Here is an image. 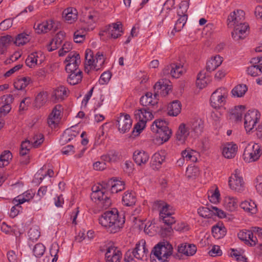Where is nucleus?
<instances>
[{
	"mask_svg": "<svg viewBox=\"0 0 262 262\" xmlns=\"http://www.w3.org/2000/svg\"><path fill=\"white\" fill-rule=\"evenodd\" d=\"M99 224L111 233L119 232L125 223L124 215H120L118 211L114 208L104 212L99 218Z\"/></svg>",
	"mask_w": 262,
	"mask_h": 262,
	"instance_id": "obj_1",
	"label": "nucleus"
},
{
	"mask_svg": "<svg viewBox=\"0 0 262 262\" xmlns=\"http://www.w3.org/2000/svg\"><path fill=\"white\" fill-rule=\"evenodd\" d=\"M173 248L167 242H162L155 246L150 254L152 262H167L172 255Z\"/></svg>",
	"mask_w": 262,
	"mask_h": 262,
	"instance_id": "obj_2",
	"label": "nucleus"
},
{
	"mask_svg": "<svg viewBox=\"0 0 262 262\" xmlns=\"http://www.w3.org/2000/svg\"><path fill=\"white\" fill-rule=\"evenodd\" d=\"M91 199L102 209L108 208L112 202L108 192L102 185L94 186L92 188Z\"/></svg>",
	"mask_w": 262,
	"mask_h": 262,
	"instance_id": "obj_3",
	"label": "nucleus"
},
{
	"mask_svg": "<svg viewBox=\"0 0 262 262\" xmlns=\"http://www.w3.org/2000/svg\"><path fill=\"white\" fill-rule=\"evenodd\" d=\"M104 58L102 53L98 52L94 56L93 52L89 49L85 51V71H98L100 70L104 63Z\"/></svg>",
	"mask_w": 262,
	"mask_h": 262,
	"instance_id": "obj_4",
	"label": "nucleus"
},
{
	"mask_svg": "<svg viewBox=\"0 0 262 262\" xmlns=\"http://www.w3.org/2000/svg\"><path fill=\"white\" fill-rule=\"evenodd\" d=\"M152 111V109L146 107L138 109L135 111V118L138 122L134 127V132L136 130V132L140 133L145 128L147 122L154 118Z\"/></svg>",
	"mask_w": 262,
	"mask_h": 262,
	"instance_id": "obj_5",
	"label": "nucleus"
},
{
	"mask_svg": "<svg viewBox=\"0 0 262 262\" xmlns=\"http://www.w3.org/2000/svg\"><path fill=\"white\" fill-rule=\"evenodd\" d=\"M261 154V146L257 143L251 142L245 147L243 158L245 162L250 163L257 161Z\"/></svg>",
	"mask_w": 262,
	"mask_h": 262,
	"instance_id": "obj_6",
	"label": "nucleus"
},
{
	"mask_svg": "<svg viewBox=\"0 0 262 262\" xmlns=\"http://www.w3.org/2000/svg\"><path fill=\"white\" fill-rule=\"evenodd\" d=\"M228 95V91L224 88H219L212 93L210 97L212 107L219 108L224 106Z\"/></svg>",
	"mask_w": 262,
	"mask_h": 262,
	"instance_id": "obj_7",
	"label": "nucleus"
},
{
	"mask_svg": "<svg viewBox=\"0 0 262 262\" xmlns=\"http://www.w3.org/2000/svg\"><path fill=\"white\" fill-rule=\"evenodd\" d=\"M260 117V114L257 110H250L244 117V125L247 132H250L256 126Z\"/></svg>",
	"mask_w": 262,
	"mask_h": 262,
	"instance_id": "obj_8",
	"label": "nucleus"
},
{
	"mask_svg": "<svg viewBox=\"0 0 262 262\" xmlns=\"http://www.w3.org/2000/svg\"><path fill=\"white\" fill-rule=\"evenodd\" d=\"M148 253L144 239H141L136 244L135 248L133 250V255L134 257L143 261L147 259Z\"/></svg>",
	"mask_w": 262,
	"mask_h": 262,
	"instance_id": "obj_9",
	"label": "nucleus"
},
{
	"mask_svg": "<svg viewBox=\"0 0 262 262\" xmlns=\"http://www.w3.org/2000/svg\"><path fill=\"white\" fill-rule=\"evenodd\" d=\"M117 122L118 130L122 134L128 132L132 125V120L127 114H120L117 118Z\"/></svg>",
	"mask_w": 262,
	"mask_h": 262,
	"instance_id": "obj_10",
	"label": "nucleus"
},
{
	"mask_svg": "<svg viewBox=\"0 0 262 262\" xmlns=\"http://www.w3.org/2000/svg\"><path fill=\"white\" fill-rule=\"evenodd\" d=\"M173 214L172 207L167 203L159 211L160 217L165 225H172L175 223L176 220L175 217L172 216Z\"/></svg>",
	"mask_w": 262,
	"mask_h": 262,
	"instance_id": "obj_11",
	"label": "nucleus"
},
{
	"mask_svg": "<svg viewBox=\"0 0 262 262\" xmlns=\"http://www.w3.org/2000/svg\"><path fill=\"white\" fill-rule=\"evenodd\" d=\"M158 91L155 93L154 96L151 93L147 92L144 96H143L140 98L141 104L145 106L146 108L150 109L155 108L156 105L158 104Z\"/></svg>",
	"mask_w": 262,
	"mask_h": 262,
	"instance_id": "obj_12",
	"label": "nucleus"
},
{
	"mask_svg": "<svg viewBox=\"0 0 262 262\" xmlns=\"http://www.w3.org/2000/svg\"><path fill=\"white\" fill-rule=\"evenodd\" d=\"M229 185L231 189L236 191H242L244 189V182L243 178L237 173V169L235 173L231 175L229 180Z\"/></svg>",
	"mask_w": 262,
	"mask_h": 262,
	"instance_id": "obj_13",
	"label": "nucleus"
},
{
	"mask_svg": "<svg viewBox=\"0 0 262 262\" xmlns=\"http://www.w3.org/2000/svg\"><path fill=\"white\" fill-rule=\"evenodd\" d=\"M245 13L243 11L237 10L231 12L228 17V26L232 28L244 22Z\"/></svg>",
	"mask_w": 262,
	"mask_h": 262,
	"instance_id": "obj_14",
	"label": "nucleus"
},
{
	"mask_svg": "<svg viewBox=\"0 0 262 262\" xmlns=\"http://www.w3.org/2000/svg\"><path fill=\"white\" fill-rule=\"evenodd\" d=\"M122 257L121 251L115 246L108 247L105 254L106 262H120Z\"/></svg>",
	"mask_w": 262,
	"mask_h": 262,
	"instance_id": "obj_15",
	"label": "nucleus"
},
{
	"mask_svg": "<svg viewBox=\"0 0 262 262\" xmlns=\"http://www.w3.org/2000/svg\"><path fill=\"white\" fill-rule=\"evenodd\" d=\"M237 236L239 239L244 241L246 245H249L251 246L256 245L258 242V238L256 237L253 236L252 228L250 230L240 231L237 234Z\"/></svg>",
	"mask_w": 262,
	"mask_h": 262,
	"instance_id": "obj_16",
	"label": "nucleus"
},
{
	"mask_svg": "<svg viewBox=\"0 0 262 262\" xmlns=\"http://www.w3.org/2000/svg\"><path fill=\"white\" fill-rule=\"evenodd\" d=\"M204 122L200 118H195L190 123V129L192 135L198 137L203 131Z\"/></svg>",
	"mask_w": 262,
	"mask_h": 262,
	"instance_id": "obj_17",
	"label": "nucleus"
},
{
	"mask_svg": "<svg viewBox=\"0 0 262 262\" xmlns=\"http://www.w3.org/2000/svg\"><path fill=\"white\" fill-rule=\"evenodd\" d=\"M98 18V14L97 12L93 10H90L83 12V16L81 20L88 24L89 28H87L88 30H92L93 28L92 26L97 21Z\"/></svg>",
	"mask_w": 262,
	"mask_h": 262,
	"instance_id": "obj_18",
	"label": "nucleus"
},
{
	"mask_svg": "<svg viewBox=\"0 0 262 262\" xmlns=\"http://www.w3.org/2000/svg\"><path fill=\"white\" fill-rule=\"evenodd\" d=\"M197 251V248L194 244L187 243H183L178 247V251L187 256L193 255Z\"/></svg>",
	"mask_w": 262,
	"mask_h": 262,
	"instance_id": "obj_19",
	"label": "nucleus"
},
{
	"mask_svg": "<svg viewBox=\"0 0 262 262\" xmlns=\"http://www.w3.org/2000/svg\"><path fill=\"white\" fill-rule=\"evenodd\" d=\"M65 37V33L62 31L59 32L47 46V50L52 52L58 48L61 45Z\"/></svg>",
	"mask_w": 262,
	"mask_h": 262,
	"instance_id": "obj_20",
	"label": "nucleus"
},
{
	"mask_svg": "<svg viewBox=\"0 0 262 262\" xmlns=\"http://www.w3.org/2000/svg\"><path fill=\"white\" fill-rule=\"evenodd\" d=\"M237 145L233 142L227 143L224 146L222 150L223 155L225 158L231 159L236 155Z\"/></svg>",
	"mask_w": 262,
	"mask_h": 262,
	"instance_id": "obj_21",
	"label": "nucleus"
},
{
	"mask_svg": "<svg viewBox=\"0 0 262 262\" xmlns=\"http://www.w3.org/2000/svg\"><path fill=\"white\" fill-rule=\"evenodd\" d=\"M190 133V131L186 125L184 123L181 124L176 134V139L179 144L184 143Z\"/></svg>",
	"mask_w": 262,
	"mask_h": 262,
	"instance_id": "obj_22",
	"label": "nucleus"
},
{
	"mask_svg": "<svg viewBox=\"0 0 262 262\" xmlns=\"http://www.w3.org/2000/svg\"><path fill=\"white\" fill-rule=\"evenodd\" d=\"M67 97V89L63 86L60 85L56 88L53 92L51 99L55 102L60 101Z\"/></svg>",
	"mask_w": 262,
	"mask_h": 262,
	"instance_id": "obj_23",
	"label": "nucleus"
},
{
	"mask_svg": "<svg viewBox=\"0 0 262 262\" xmlns=\"http://www.w3.org/2000/svg\"><path fill=\"white\" fill-rule=\"evenodd\" d=\"M107 31L109 35L114 39L117 38L120 36L122 33V25L120 22L113 23L109 25L107 29Z\"/></svg>",
	"mask_w": 262,
	"mask_h": 262,
	"instance_id": "obj_24",
	"label": "nucleus"
},
{
	"mask_svg": "<svg viewBox=\"0 0 262 262\" xmlns=\"http://www.w3.org/2000/svg\"><path fill=\"white\" fill-rule=\"evenodd\" d=\"M62 16L68 23L72 24L77 20L78 12L75 8L69 7L63 10Z\"/></svg>",
	"mask_w": 262,
	"mask_h": 262,
	"instance_id": "obj_25",
	"label": "nucleus"
},
{
	"mask_svg": "<svg viewBox=\"0 0 262 262\" xmlns=\"http://www.w3.org/2000/svg\"><path fill=\"white\" fill-rule=\"evenodd\" d=\"M53 27V21L51 19L46 20L38 24H35L34 28L38 34L48 32Z\"/></svg>",
	"mask_w": 262,
	"mask_h": 262,
	"instance_id": "obj_26",
	"label": "nucleus"
},
{
	"mask_svg": "<svg viewBox=\"0 0 262 262\" xmlns=\"http://www.w3.org/2000/svg\"><path fill=\"white\" fill-rule=\"evenodd\" d=\"M14 44V38L9 35L2 36L0 37V54H5L8 48Z\"/></svg>",
	"mask_w": 262,
	"mask_h": 262,
	"instance_id": "obj_27",
	"label": "nucleus"
},
{
	"mask_svg": "<svg viewBox=\"0 0 262 262\" xmlns=\"http://www.w3.org/2000/svg\"><path fill=\"white\" fill-rule=\"evenodd\" d=\"M31 39L30 32H24L18 34L14 39V44L17 46H23L28 43Z\"/></svg>",
	"mask_w": 262,
	"mask_h": 262,
	"instance_id": "obj_28",
	"label": "nucleus"
},
{
	"mask_svg": "<svg viewBox=\"0 0 262 262\" xmlns=\"http://www.w3.org/2000/svg\"><path fill=\"white\" fill-rule=\"evenodd\" d=\"M135 163L139 166L145 165L148 161L149 156L144 151H135L133 156Z\"/></svg>",
	"mask_w": 262,
	"mask_h": 262,
	"instance_id": "obj_29",
	"label": "nucleus"
},
{
	"mask_svg": "<svg viewBox=\"0 0 262 262\" xmlns=\"http://www.w3.org/2000/svg\"><path fill=\"white\" fill-rule=\"evenodd\" d=\"M223 62V58L220 55H216L209 60L206 63V70L211 72L219 67Z\"/></svg>",
	"mask_w": 262,
	"mask_h": 262,
	"instance_id": "obj_30",
	"label": "nucleus"
},
{
	"mask_svg": "<svg viewBox=\"0 0 262 262\" xmlns=\"http://www.w3.org/2000/svg\"><path fill=\"white\" fill-rule=\"evenodd\" d=\"M224 206L229 211L232 212L236 210L238 207L236 198L232 196H226L224 200Z\"/></svg>",
	"mask_w": 262,
	"mask_h": 262,
	"instance_id": "obj_31",
	"label": "nucleus"
},
{
	"mask_svg": "<svg viewBox=\"0 0 262 262\" xmlns=\"http://www.w3.org/2000/svg\"><path fill=\"white\" fill-rule=\"evenodd\" d=\"M240 207L250 214H254L257 212L256 205L251 200L242 202L240 204Z\"/></svg>",
	"mask_w": 262,
	"mask_h": 262,
	"instance_id": "obj_32",
	"label": "nucleus"
},
{
	"mask_svg": "<svg viewBox=\"0 0 262 262\" xmlns=\"http://www.w3.org/2000/svg\"><path fill=\"white\" fill-rule=\"evenodd\" d=\"M165 156L164 152H156L151 158V162L154 168L159 169L165 161Z\"/></svg>",
	"mask_w": 262,
	"mask_h": 262,
	"instance_id": "obj_33",
	"label": "nucleus"
},
{
	"mask_svg": "<svg viewBox=\"0 0 262 262\" xmlns=\"http://www.w3.org/2000/svg\"><path fill=\"white\" fill-rule=\"evenodd\" d=\"M32 82L29 77H19L14 82V88L18 90H24Z\"/></svg>",
	"mask_w": 262,
	"mask_h": 262,
	"instance_id": "obj_34",
	"label": "nucleus"
},
{
	"mask_svg": "<svg viewBox=\"0 0 262 262\" xmlns=\"http://www.w3.org/2000/svg\"><path fill=\"white\" fill-rule=\"evenodd\" d=\"M212 233L215 238L220 239L226 235V228L223 224L218 223L212 227Z\"/></svg>",
	"mask_w": 262,
	"mask_h": 262,
	"instance_id": "obj_35",
	"label": "nucleus"
},
{
	"mask_svg": "<svg viewBox=\"0 0 262 262\" xmlns=\"http://www.w3.org/2000/svg\"><path fill=\"white\" fill-rule=\"evenodd\" d=\"M108 185L111 186L112 193H117L125 188V183L123 181L111 179L108 181Z\"/></svg>",
	"mask_w": 262,
	"mask_h": 262,
	"instance_id": "obj_36",
	"label": "nucleus"
},
{
	"mask_svg": "<svg viewBox=\"0 0 262 262\" xmlns=\"http://www.w3.org/2000/svg\"><path fill=\"white\" fill-rule=\"evenodd\" d=\"M167 82L168 81L166 80V82L164 83L163 80L157 82L154 85V89L157 90V91L161 90V94L163 96H166L171 90V86L167 83Z\"/></svg>",
	"mask_w": 262,
	"mask_h": 262,
	"instance_id": "obj_37",
	"label": "nucleus"
},
{
	"mask_svg": "<svg viewBox=\"0 0 262 262\" xmlns=\"http://www.w3.org/2000/svg\"><path fill=\"white\" fill-rule=\"evenodd\" d=\"M122 202L126 206H132L135 205L136 198L134 192L126 191L122 196Z\"/></svg>",
	"mask_w": 262,
	"mask_h": 262,
	"instance_id": "obj_38",
	"label": "nucleus"
},
{
	"mask_svg": "<svg viewBox=\"0 0 262 262\" xmlns=\"http://www.w3.org/2000/svg\"><path fill=\"white\" fill-rule=\"evenodd\" d=\"M249 66L247 70L248 74L253 77H256L262 74V63L258 64H253Z\"/></svg>",
	"mask_w": 262,
	"mask_h": 262,
	"instance_id": "obj_39",
	"label": "nucleus"
},
{
	"mask_svg": "<svg viewBox=\"0 0 262 262\" xmlns=\"http://www.w3.org/2000/svg\"><path fill=\"white\" fill-rule=\"evenodd\" d=\"M12 158V155L10 151H4L0 155V168L8 165Z\"/></svg>",
	"mask_w": 262,
	"mask_h": 262,
	"instance_id": "obj_40",
	"label": "nucleus"
},
{
	"mask_svg": "<svg viewBox=\"0 0 262 262\" xmlns=\"http://www.w3.org/2000/svg\"><path fill=\"white\" fill-rule=\"evenodd\" d=\"M82 77V72L77 71L70 73L67 81L71 85H75L81 81Z\"/></svg>",
	"mask_w": 262,
	"mask_h": 262,
	"instance_id": "obj_41",
	"label": "nucleus"
},
{
	"mask_svg": "<svg viewBox=\"0 0 262 262\" xmlns=\"http://www.w3.org/2000/svg\"><path fill=\"white\" fill-rule=\"evenodd\" d=\"M170 74L175 78H178L184 72L185 70L183 66L173 63L170 65Z\"/></svg>",
	"mask_w": 262,
	"mask_h": 262,
	"instance_id": "obj_42",
	"label": "nucleus"
},
{
	"mask_svg": "<svg viewBox=\"0 0 262 262\" xmlns=\"http://www.w3.org/2000/svg\"><path fill=\"white\" fill-rule=\"evenodd\" d=\"M181 110V103L178 100L173 101L169 106L168 115L172 116H177Z\"/></svg>",
	"mask_w": 262,
	"mask_h": 262,
	"instance_id": "obj_43",
	"label": "nucleus"
},
{
	"mask_svg": "<svg viewBox=\"0 0 262 262\" xmlns=\"http://www.w3.org/2000/svg\"><path fill=\"white\" fill-rule=\"evenodd\" d=\"M247 91V88L245 84H238L232 90V96L234 97H241L245 95Z\"/></svg>",
	"mask_w": 262,
	"mask_h": 262,
	"instance_id": "obj_44",
	"label": "nucleus"
},
{
	"mask_svg": "<svg viewBox=\"0 0 262 262\" xmlns=\"http://www.w3.org/2000/svg\"><path fill=\"white\" fill-rule=\"evenodd\" d=\"M34 194L35 192L32 190H28L22 194L18 195L15 199L17 200V202L22 204L26 202H29L34 197Z\"/></svg>",
	"mask_w": 262,
	"mask_h": 262,
	"instance_id": "obj_45",
	"label": "nucleus"
},
{
	"mask_svg": "<svg viewBox=\"0 0 262 262\" xmlns=\"http://www.w3.org/2000/svg\"><path fill=\"white\" fill-rule=\"evenodd\" d=\"M168 128L167 122L162 119H157L152 123L151 126V130L155 133L156 130L159 131L160 129H165Z\"/></svg>",
	"mask_w": 262,
	"mask_h": 262,
	"instance_id": "obj_46",
	"label": "nucleus"
},
{
	"mask_svg": "<svg viewBox=\"0 0 262 262\" xmlns=\"http://www.w3.org/2000/svg\"><path fill=\"white\" fill-rule=\"evenodd\" d=\"M157 134V138H159L162 141V143L167 142L171 137L172 132L169 128L165 129H160L159 131L156 130L155 132Z\"/></svg>",
	"mask_w": 262,
	"mask_h": 262,
	"instance_id": "obj_47",
	"label": "nucleus"
},
{
	"mask_svg": "<svg viewBox=\"0 0 262 262\" xmlns=\"http://www.w3.org/2000/svg\"><path fill=\"white\" fill-rule=\"evenodd\" d=\"M179 18L175 23L173 30L171 33L174 34L173 31L179 32L181 30L186 23L187 19V15H178Z\"/></svg>",
	"mask_w": 262,
	"mask_h": 262,
	"instance_id": "obj_48",
	"label": "nucleus"
},
{
	"mask_svg": "<svg viewBox=\"0 0 262 262\" xmlns=\"http://www.w3.org/2000/svg\"><path fill=\"white\" fill-rule=\"evenodd\" d=\"M208 80L209 79L206 77L205 73L203 72H200L198 75L196 84L198 87L202 89L207 85Z\"/></svg>",
	"mask_w": 262,
	"mask_h": 262,
	"instance_id": "obj_49",
	"label": "nucleus"
},
{
	"mask_svg": "<svg viewBox=\"0 0 262 262\" xmlns=\"http://www.w3.org/2000/svg\"><path fill=\"white\" fill-rule=\"evenodd\" d=\"M101 159L107 162H115L119 159L118 154L115 150H111L107 154L102 156Z\"/></svg>",
	"mask_w": 262,
	"mask_h": 262,
	"instance_id": "obj_50",
	"label": "nucleus"
},
{
	"mask_svg": "<svg viewBox=\"0 0 262 262\" xmlns=\"http://www.w3.org/2000/svg\"><path fill=\"white\" fill-rule=\"evenodd\" d=\"M65 62L70 64L79 65L80 63V55L75 51L71 52L66 58Z\"/></svg>",
	"mask_w": 262,
	"mask_h": 262,
	"instance_id": "obj_51",
	"label": "nucleus"
},
{
	"mask_svg": "<svg viewBox=\"0 0 262 262\" xmlns=\"http://www.w3.org/2000/svg\"><path fill=\"white\" fill-rule=\"evenodd\" d=\"M210 207H201L198 208V213L200 216L204 218H211L213 215V210Z\"/></svg>",
	"mask_w": 262,
	"mask_h": 262,
	"instance_id": "obj_52",
	"label": "nucleus"
},
{
	"mask_svg": "<svg viewBox=\"0 0 262 262\" xmlns=\"http://www.w3.org/2000/svg\"><path fill=\"white\" fill-rule=\"evenodd\" d=\"M38 53H31L26 59V65L30 68H33L38 64Z\"/></svg>",
	"mask_w": 262,
	"mask_h": 262,
	"instance_id": "obj_53",
	"label": "nucleus"
},
{
	"mask_svg": "<svg viewBox=\"0 0 262 262\" xmlns=\"http://www.w3.org/2000/svg\"><path fill=\"white\" fill-rule=\"evenodd\" d=\"M12 203L14 205L11 208L10 212V216L14 218L16 217L19 212L22 210V207L20 206L21 204L19 202H17V200L15 198L13 200Z\"/></svg>",
	"mask_w": 262,
	"mask_h": 262,
	"instance_id": "obj_54",
	"label": "nucleus"
},
{
	"mask_svg": "<svg viewBox=\"0 0 262 262\" xmlns=\"http://www.w3.org/2000/svg\"><path fill=\"white\" fill-rule=\"evenodd\" d=\"M248 33L244 30H239V27H234V30L232 32V36L235 40H238L245 38Z\"/></svg>",
	"mask_w": 262,
	"mask_h": 262,
	"instance_id": "obj_55",
	"label": "nucleus"
},
{
	"mask_svg": "<svg viewBox=\"0 0 262 262\" xmlns=\"http://www.w3.org/2000/svg\"><path fill=\"white\" fill-rule=\"evenodd\" d=\"M28 235L30 241L33 242L36 241L40 235L38 227L34 226L31 227L28 232Z\"/></svg>",
	"mask_w": 262,
	"mask_h": 262,
	"instance_id": "obj_56",
	"label": "nucleus"
},
{
	"mask_svg": "<svg viewBox=\"0 0 262 262\" xmlns=\"http://www.w3.org/2000/svg\"><path fill=\"white\" fill-rule=\"evenodd\" d=\"M47 96L46 92H42L38 93L35 100L36 106L40 107L42 106L47 101Z\"/></svg>",
	"mask_w": 262,
	"mask_h": 262,
	"instance_id": "obj_57",
	"label": "nucleus"
},
{
	"mask_svg": "<svg viewBox=\"0 0 262 262\" xmlns=\"http://www.w3.org/2000/svg\"><path fill=\"white\" fill-rule=\"evenodd\" d=\"M199 174V169L197 167L189 166L186 171V176L189 179H195Z\"/></svg>",
	"mask_w": 262,
	"mask_h": 262,
	"instance_id": "obj_58",
	"label": "nucleus"
},
{
	"mask_svg": "<svg viewBox=\"0 0 262 262\" xmlns=\"http://www.w3.org/2000/svg\"><path fill=\"white\" fill-rule=\"evenodd\" d=\"M86 32L85 30L81 29L75 32L74 40L76 43L82 42L85 38Z\"/></svg>",
	"mask_w": 262,
	"mask_h": 262,
	"instance_id": "obj_59",
	"label": "nucleus"
},
{
	"mask_svg": "<svg viewBox=\"0 0 262 262\" xmlns=\"http://www.w3.org/2000/svg\"><path fill=\"white\" fill-rule=\"evenodd\" d=\"M208 199L211 202L213 203L219 202L220 200V193L217 188H216V189L214 190H210L208 192Z\"/></svg>",
	"mask_w": 262,
	"mask_h": 262,
	"instance_id": "obj_60",
	"label": "nucleus"
},
{
	"mask_svg": "<svg viewBox=\"0 0 262 262\" xmlns=\"http://www.w3.org/2000/svg\"><path fill=\"white\" fill-rule=\"evenodd\" d=\"M34 255L36 257L41 256L45 252V247L42 244L38 243L35 245L33 249Z\"/></svg>",
	"mask_w": 262,
	"mask_h": 262,
	"instance_id": "obj_61",
	"label": "nucleus"
},
{
	"mask_svg": "<svg viewBox=\"0 0 262 262\" xmlns=\"http://www.w3.org/2000/svg\"><path fill=\"white\" fill-rule=\"evenodd\" d=\"M43 140V135L41 134H38L34 135L30 141L34 147H37L42 143Z\"/></svg>",
	"mask_w": 262,
	"mask_h": 262,
	"instance_id": "obj_62",
	"label": "nucleus"
},
{
	"mask_svg": "<svg viewBox=\"0 0 262 262\" xmlns=\"http://www.w3.org/2000/svg\"><path fill=\"white\" fill-rule=\"evenodd\" d=\"M189 7V3L187 1H183L179 5L178 9V15H187L186 12Z\"/></svg>",
	"mask_w": 262,
	"mask_h": 262,
	"instance_id": "obj_63",
	"label": "nucleus"
},
{
	"mask_svg": "<svg viewBox=\"0 0 262 262\" xmlns=\"http://www.w3.org/2000/svg\"><path fill=\"white\" fill-rule=\"evenodd\" d=\"M72 49V43L69 41L65 42L58 52L59 56H64L67 53H68Z\"/></svg>",
	"mask_w": 262,
	"mask_h": 262,
	"instance_id": "obj_64",
	"label": "nucleus"
}]
</instances>
